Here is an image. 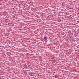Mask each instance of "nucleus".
Returning a JSON list of instances; mask_svg holds the SVG:
<instances>
[{
	"label": "nucleus",
	"mask_w": 79,
	"mask_h": 79,
	"mask_svg": "<svg viewBox=\"0 0 79 79\" xmlns=\"http://www.w3.org/2000/svg\"><path fill=\"white\" fill-rule=\"evenodd\" d=\"M44 39H47V37H44Z\"/></svg>",
	"instance_id": "nucleus-1"
}]
</instances>
